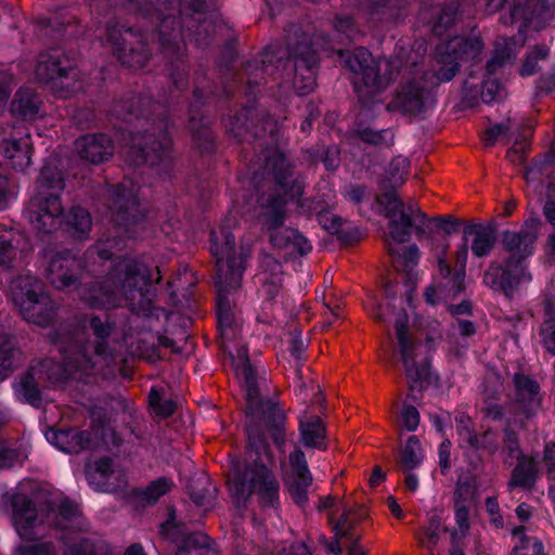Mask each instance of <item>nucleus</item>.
Masks as SVG:
<instances>
[{
	"label": "nucleus",
	"instance_id": "obj_1",
	"mask_svg": "<svg viewBox=\"0 0 555 555\" xmlns=\"http://www.w3.org/2000/svg\"><path fill=\"white\" fill-rule=\"evenodd\" d=\"M243 272H217V318L224 353L242 383L247 402L246 433L248 438V465L244 472L234 470L229 480V491L237 505L244 504L251 494H257L263 506L279 504V482L267 467L270 454L264 437H272L282 448L285 442V410L278 401L260 393L266 380L259 376L258 366L251 364L246 346L237 340L241 332L233 309L231 294L241 286Z\"/></svg>",
	"mask_w": 555,
	"mask_h": 555
},
{
	"label": "nucleus",
	"instance_id": "obj_2",
	"mask_svg": "<svg viewBox=\"0 0 555 555\" xmlns=\"http://www.w3.org/2000/svg\"><path fill=\"white\" fill-rule=\"evenodd\" d=\"M173 0H126V9L143 23V27L126 26L117 20L106 24V42L121 65L145 67L153 44L165 51L173 46Z\"/></svg>",
	"mask_w": 555,
	"mask_h": 555
},
{
	"label": "nucleus",
	"instance_id": "obj_3",
	"mask_svg": "<svg viewBox=\"0 0 555 555\" xmlns=\"http://www.w3.org/2000/svg\"><path fill=\"white\" fill-rule=\"evenodd\" d=\"M64 188L63 171L55 166L44 165L36 181V192L24 215L38 233L47 235L61 230L74 241H87L92 230L91 214L79 205L64 211L61 202Z\"/></svg>",
	"mask_w": 555,
	"mask_h": 555
},
{
	"label": "nucleus",
	"instance_id": "obj_4",
	"mask_svg": "<svg viewBox=\"0 0 555 555\" xmlns=\"http://www.w3.org/2000/svg\"><path fill=\"white\" fill-rule=\"evenodd\" d=\"M156 294L152 270L138 260H130L125 266V274L118 286H113L108 281L86 283L81 298L90 308L108 310L119 306L122 296L133 314L158 318L165 311L154 305Z\"/></svg>",
	"mask_w": 555,
	"mask_h": 555
},
{
	"label": "nucleus",
	"instance_id": "obj_5",
	"mask_svg": "<svg viewBox=\"0 0 555 555\" xmlns=\"http://www.w3.org/2000/svg\"><path fill=\"white\" fill-rule=\"evenodd\" d=\"M483 48L479 36H456L437 47L434 72L424 76L425 86L406 83L397 92L392 108L410 115L423 112L428 100L426 89L450 81L456 74L460 63L476 59Z\"/></svg>",
	"mask_w": 555,
	"mask_h": 555
},
{
	"label": "nucleus",
	"instance_id": "obj_6",
	"mask_svg": "<svg viewBox=\"0 0 555 555\" xmlns=\"http://www.w3.org/2000/svg\"><path fill=\"white\" fill-rule=\"evenodd\" d=\"M267 166H272L276 180V196L262 198L261 222L268 230H272V244L279 248L292 247L300 255L308 254L312 246L309 241L302 236L297 230L284 229L278 230L284 220V206L288 202L299 199L302 194V183L298 179L293 178L289 171V164L283 154H278L268 159Z\"/></svg>",
	"mask_w": 555,
	"mask_h": 555
},
{
	"label": "nucleus",
	"instance_id": "obj_7",
	"mask_svg": "<svg viewBox=\"0 0 555 555\" xmlns=\"http://www.w3.org/2000/svg\"><path fill=\"white\" fill-rule=\"evenodd\" d=\"M539 232L540 220L537 218L525 221L522 228L517 232L504 231L502 244L508 254L505 266L491 263L483 274V284L495 291L504 292L506 296H512L520 285L529 283L532 276L528 271L526 260L533 254Z\"/></svg>",
	"mask_w": 555,
	"mask_h": 555
},
{
	"label": "nucleus",
	"instance_id": "obj_8",
	"mask_svg": "<svg viewBox=\"0 0 555 555\" xmlns=\"http://www.w3.org/2000/svg\"><path fill=\"white\" fill-rule=\"evenodd\" d=\"M141 128L131 134V151L135 166L170 168L173 163V137L168 114L160 109L147 115L140 114Z\"/></svg>",
	"mask_w": 555,
	"mask_h": 555
},
{
	"label": "nucleus",
	"instance_id": "obj_9",
	"mask_svg": "<svg viewBox=\"0 0 555 555\" xmlns=\"http://www.w3.org/2000/svg\"><path fill=\"white\" fill-rule=\"evenodd\" d=\"M338 55L354 74V90L363 105L392 82L401 65L398 57L374 60L365 48H358L351 53L339 51Z\"/></svg>",
	"mask_w": 555,
	"mask_h": 555
},
{
	"label": "nucleus",
	"instance_id": "obj_10",
	"mask_svg": "<svg viewBox=\"0 0 555 555\" xmlns=\"http://www.w3.org/2000/svg\"><path fill=\"white\" fill-rule=\"evenodd\" d=\"M448 248L449 244L447 242L436 246V257L439 271L438 280L435 281L433 285L428 286L424 293L425 299L429 305L451 300L465 288L468 244L464 241L456 249L455 271H452L447 261Z\"/></svg>",
	"mask_w": 555,
	"mask_h": 555
},
{
	"label": "nucleus",
	"instance_id": "obj_11",
	"mask_svg": "<svg viewBox=\"0 0 555 555\" xmlns=\"http://www.w3.org/2000/svg\"><path fill=\"white\" fill-rule=\"evenodd\" d=\"M38 262L55 288H76L79 285L85 266L73 250L44 246L38 251Z\"/></svg>",
	"mask_w": 555,
	"mask_h": 555
},
{
	"label": "nucleus",
	"instance_id": "obj_12",
	"mask_svg": "<svg viewBox=\"0 0 555 555\" xmlns=\"http://www.w3.org/2000/svg\"><path fill=\"white\" fill-rule=\"evenodd\" d=\"M107 207L118 235L130 236L132 228L145 218L138 196L122 183L111 186Z\"/></svg>",
	"mask_w": 555,
	"mask_h": 555
},
{
	"label": "nucleus",
	"instance_id": "obj_13",
	"mask_svg": "<svg viewBox=\"0 0 555 555\" xmlns=\"http://www.w3.org/2000/svg\"><path fill=\"white\" fill-rule=\"evenodd\" d=\"M51 366L50 360H42L36 365H30L21 374L18 382L13 384L14 393L20 402L35 409L42 406V389Z\"/></svg>",
	"mask_w": 555,
	"mask_h": 555
},
{
	"label": "nucleus",
	"instance_id": "obj_14",
	"mask_svg": "<svg viewBox=\"0 0 555 555\" xmlns=\"http://www.w3.org/2000/svg\"><path fill=\"white\" fill-rule=\"evenodd\" d=\"M70 69V61L64 57L59 49L52 48L39 54L35 67V77L43 87L62 88L64 81L68 79Z\"/></svg>",
	"mask_w": 555,
	"mask_h": 555
},
{
	"label": "nucleus",
	"instance_id": "obj_15",
	"mask_svg": "<svg viewBox=\"0 0 555 555\" xmlns=\"http://www.w3.org/2000/svg\"><path fill=\"white\" fill-rule=\"evenodd\" d=\"M513 380L515 386L512 403L514 422L522 423L524 420L532 417L540 409V387L537 382L524 374H515Z\"/></svg>",
	"mask_w": 555,
	"mask_h": 555
},
{
	"label": "nucleus",
	"instance_id": "obj_16",
	"mask_svg": "<svg viewBox=\"0 0 555 555\" xmlns=\"http://www.w3.org/2000/svg\"><path fill=\"white\" fill-rule=\"evenodd\" d=\"M179 477L185 491L196 506L208 508L212 505V490L209 489L207 476L195 469L194 463L189 456L179 460Z\"/></svg>",
	"mask_w": 555,
	"mask_h": 555
},
{
	"label": "nucleus",
	"instance_id": "obj_17",
	"mask_svg": "<svg viewBox=\"0 0 555 555\" xmlns=\"http://www.w3.org/2000/svg\"><path fill=\"white\" fill-rule=\"evenodd\" d=\"M44 437L50 444L66 454H78L96 447V439L92 431L75 427H49Z\"/></svg>",
	"mask_w": 555,
	"mask_h": 555
},
{
	"label": "nucleus",
	"instance_id": "obj_18",
	"mask_svg": "<svg viewBox=\"0 0 555 555\" xmlns=\"http://www.w3.org/2000/svg\"><path fill=\"white\" fill-rule=\"evenodd\" d=\"M12 525L24 541H34L37 538L36 525L38 511L35 501L28 495L16 492L11 496Z\"/></svg>",
	"mask_w": 555,
	"mask_h": 555
},
{
	"label": "nucleus",
	"instance_id": "obj_19",
	"mask_svg": "<svg viewBox=\"0 0 555 555\" xmlns=\"http://www.w3.org/2000/svg\"><path fill=\"white\" fill-rule=\"evenodd\" d=\"M289 464L292 470L286 475L285 483L294 502L302 506L308 501V491L312 483V475L301 450H295L289 454Z\"/></svg>",
	"mask_w": 555,
	"mask_h": 555
},
{
	"label": "nucleus",
	"instance_id": "obj_20",
	"mask_svg": "<svg viewBox=\"0 0 555 555\" xmlns=\"http://www.w3.org/2000/svg\"><path fill=\"white\" fill-rule=\"evenodd\" d=\"M75 147L81 159L93 165L107 162L114 154L112 139L102 132L80 135L75 141Z\"/></svg>",
	"mask_w": 555,
	"mask_h": 555
},
{
	"label": "nucleus",
	"instance_id": "obj_21",
	"mask_svg": "<svg viewBox=\"0 0 555 555\" xmlns=\"http://www.w3.org/2000/svg\"><path fill=\"white\" fill-rule=\"evenodd\" d=\"M408 314L400 312L395 320L397 339L406 375L410 379L422 380L428 376L426 363L416 366L413 358L414 345L408 338Z\"/></svg>",
	"mask_w": 555,
	"mask_h": 555
},
{
	"label": "nucleus",
	"instance_id": "obj_22",
	"mask_svg": "<svg viewBox=\"0 0 555 555\" xmlns=\"http://www.w3.org/2000/svg\"><path fill=\"white\" fill-rule=\"evenodd\" d=\"M46 291L44 285L31 274L18 275L11 282L10 296L14 307L21 313Z\"/></svg>",
	"mask_w": 555,
	"mask_h": 555
},
{
	"label": "nucleus",
	"instance_id": "obj_23",
	"mask_svg": "<svg viewBox=\"0 0 555 555\" xmlns=\"http://www.w3.org/2000/svg\"><path fill=\"white\" fill-rule=\"evenodd\" d=\"M170 491L167 478L159 477L151 481L146 487L132 488L127 494V502L137 511L154 506L159 499Z\"/></svg>",
	"mask_w": 555,
	"mask_h": 555
},
{
	"label": "nucleus",
	"instance_id": "obj_24",
	"mask_svg": "<svg viewBox=\"0 0 555 555\" xmlns=\"http://www.w3.org/2000/svg\"><path fill=\"white\" fill-rule=\"evenodd\" d=\"M56 314L57 306L46 291L20 313L23 320L42 328L50 327Z\"/></svg>",
	"mask_w": 555,
	"mask_h": 555
},
{
	"label": "nucleus",
	"instance_id": "obj_25",
	"mask_svg": "<svg viewBox=\"0 0 555 555\" xmlns=\"http://www.w3.org/2000/svg\"><path fill=\"white\" fill-rule=\"evenodd\" d=\"M318 63L314 51L307 48V51L297 56L294 63L295 77L294 88L299 95L311 92L315 86L314 67Z\"/></svg>",
	"mask_w": 555,
	"mask_h": 555
},
{
	"label": "nucleus",
	"instance_id": "obj_26",
	"mask_svg": "<svg viewBox=\"0 0 555 555\" xmlns=\"http://www.w3.org/2000/svg\"><path fill=\"white\" fill-rule=\"evenodd\" d=\"M464 241L469 244L476 257L487 256L495 243V230L491 225L473 224L464 229Z\"/></svg>",
	"mask_w": 555,
	"mask_h": 555
},
{
	"label": "nucleus",
	"instance_id": "obj_27",
	"mask_svg": "<svg viewBox=\"0 0 555 555\" xmlns=\"http://www.w3.org/2000/svg\"><path fill=\"white\" fill-rule=\"evenodd\" d=\"M89 327L96 339L94 351L98 356L109 357L112 356L107 338L111 336L115 328V321L112 320L108 313L90 314Z\"/></svg>",
	"mask_w": 555,
	"mask_h": 555
},
{
	"label": "nucleus",
	"instance_id": "obj_28",
	"mask_svg": "<svg viewBox=\"0 0 555 555\" xmlns=\"http://www.w3.org/2000/svg\"><path fill=\"white\" fill-rule=\"evenodd\" d=\"M301 441L306 447L325 449V428L319 416H311L305 412L299 417Z\"/></svg>",
	"mask_w": 555,
	"mask_h": 555
},
{
	"label": "nucleus",
	"instance_id": "obj_29",
	"mask_svg": "<svg viewBox=\"0 0 555 555\" xmlns=\"http://www.w3.org/2000/svg\"><path fill=\"white\" fill-rule=\"evenodd\" d=\"M37 93L29 89H18L10 104L11 114L20 119H35L39 112Z\"/></svg>",
	"mask_w": 555,
	"mask_h": 555
},
{
	"label": "nucleus",
	"instance_id": "obj_30",
	"mask_svg": "<svg viewBox=\"0 0 555 555\" xmlns=\"http://www.w3.org/2000/svg\"><path fill=\"white\" fill-rule=\"evenodd\" d=\"M70 21L61 13L49 16H40L37 21V30L41 37H47L52 44H57L65 39Z\"/></svg>",
	"mask_w": 555,
	"mask_h": 555
},
{
	"label": "nucleus",
	"instance_id": "obj_31",
	"mask_svg": "<svg viewBox=\"0 0 555 555\" xmlns=\"http://www.w3.org/2000/svg\"><path fill=\"white\" fill-rule=\"evenodd\" d=\"M538 475V462L531 457H521L512 473L507 488L509 491H513L515 488H531Z\"/></svg>",
	"mask_w": 555,
	"mask_h": 555
},
{
	"label": "nucleus",
	"instance_id": "obj_32",
	"mask_svg": "<svg viewBox=\"0 0 555 555\" xmlns=\"http://www.w3.org/2000/svg\"><path fill=\"white\" fill-rule=\"evenodd\" d=\"M522 44V38L518 41L514 38H502L498 41L495 43L494 54L487 64L488 72L492 74L499 66H502L505 62L515 59Z\"/></svg>",
	"mask_w": 555,
	"mask_h": 555
},
{
	"label": "nucleus",
	"instance_id": "obj_33",
	"mask_svg": "<svg viewBox=\"0 0 555 555\" xmlns=\"http://www.w3.org/2000/svg\"><path fill=\"white\" fill-rule=\"evenodd\" d=\"M17 249L16 233L12 228L0 224V268L9 269Z\"/></svg>",
	"mask_w": 555,
	"mask_h": 555
},
{
	"label": "nucleus",
	"instance_id": "obj_34",
	"mask_svg": "<svg viewBox=\"0 0 555 555\" xmlns=\"http://www.w3.org/2000/svg\"><path fill=\"white\" fill-rule=\"evenodd\" d=\"M410 163L406 157H395L386 168L383 184L385 188L395 189L404 183L409 173Z\"/></svg>",
	"mask_w": 555,
	"mask_h": 555
},
{
	"label": "nucleus",
	"instance_id": "obj_35",
	"mask_svg": "<svg viewBox=\"0 0 555 555\" xmlns=\"http://www.w3.org/2000/svg\"><path fill=\"white\" fill-rule=\"evenodd\" d=\"M412 229L415 230V222L404 211L399 217L390 218L388 224V241L404 243L411 238Z\"/></svg>",
	"mask_w": 555,
	"mask_h": 555
},
{
	"label": "nucleus",
	"instance_id": "obj_36",
	"mask_svg": "<svg viewBox=\"0 0 555 555\" xmlns=\"http://www.w3.org/2000/svg\"><path fill=\"white\" fill-rule=\"evenodd\" d=\"M493 7L496 8H508L511 14V23L520 22L519 33H522V27L529 21L531 14L530 0H491Z\"/></svg>",
	"mask_w": 555,
	"mask_h": 555
},
{
	"label": "nucleus",
	"instance_id": "obj_37",
	"mask_svg": "<svg viewBox=\"0 0 555 555\" xmlns=\"http://www.w3.org/2000/svg\"><path fill=\"white\" fill-rule=\"evenodd\" d=\"M545 319L541 326L544 347L555 354V300L547 298L544 302Z\"/></svg>",
	"mask_w": 555,
	"mask_h": 555
},
{
	"label": "nucleus",
	"instance_id": "obj_38",
	"mask_svg": "<svg viewBox=\"0 0 555 555\" xmlns=\"http://www.w3.org/2000/svg\"><path fill=\"white\" fill-rule=\"evenodd\" d=\"M400 461L406 470H413L423 461V452L420 440L415 436L408 438L401 451Z\"/></svg>",
	"mask_w": 555,
	"mask_h": 555
},
{
	"label": "nucleus",
	"instance_id": "obj_39",
	"mask_svg": "<svg viewBox=\"0 0 555 555\" xmlns=\"http://www.w3.org/2000/svg\"><path fill=\"white\" fill-rule=\"evenodd\" d=\"M1 152L5 158L12 160V166L15 169H23V167L30 162V157L26 155L27 152L23 149L18 140L4 141L1 144Z\"/></svg>",
	"mask_w": 555,
	"mask_h": 555
},
{
	"label": "nucleus",
	"instance_id": "obj_40",
	"mask_svg": "<svg viewBox=\"0 0 555 555\" xmlns=\"http://www.w3.org/2000/svg\"><path fill=\"white\" fill-rule=\"evenodd\" d=\"M295 392L304 403L319 404L322 401L320 386L312 380L309 383L305 382L301 374H297Z\"/></svg>",
	"mask_w": 555,
	"mask_h": 555
},
{
	"label": "nucleus",
	"instance_id": "obj_41",
	"mask_svg": "<svg viewBox=\"0 0 555 555\" xmlns=\"http://www.w3.org/2000/svg\"><path fill=\"white\" fill-rule=\"evenodd\" d=\"M149 405L155 416L167 418L173 415V398L169 397L163 400V395L155 387H152L149 393Z\"/></svg>",
	"mask_w": 555,
	"mask_h": 555
},
{
	"label": "nucleus",
	"instance_id": "obj_42",
	"mask_svg": "<svg viewBox=\"0 0 555 555\" xmlns=\"http://www.w3.org/2000/svg\"><path fill=\"white\" fill-rule=\"evenodd\" d=\"M442 531L441 517L439 515L430 516L424 532L417 534L420 544L425 548H433L437 545Z\"/></svg>",
	"mask_w": 555,
	"mask_h": 555
},
{
	"label": "nucleus",
	"instance_id": "obj_43",
	"mask_svg": "<svg viewBox=\"0 0 555 555\" xmlns=\"http://www.w3.org/2000/svg\"><path fill=\"white\" fill-rule=\"evenodd\" d=\"M18 350L13 346H0V383L5 380L16 369Z\"/></svg>",
	"mask_w": 555,
	"mask_h": 555
},
{
	"label": "nucleus",
	"instance_id": "obj_44",
	"mask_svg": "<svg viewBox=\"0 0 555 555\" xmlns=\"http://www.w3.org/2000/svg\"><path fill=\"white\" fill-rule=\"evenodd\" d=\"M192 323L190 317L183 318L181 321V326L183 331L180 333L176 332V356L181 353L182 357H189L194 351V344L190 339V335L186 333V327H189Z\"/></svg>",
	"mask_w": 555,
	"mask_h": 555
},
{
	"label": "nucleus",
	"instance_id": "obj_45",
	"mask_svg": "<svg viewBox=\"0 0 555 555\" xmlns=\"http://www.w3.org/2000/svg\"><path fill=\"white\" fill-rule=\"evenodd\" d=\"M377 203L383 207L385 215L388 218L395 217L397 214L400 215L404 211V205L399 198L396 192H386L377 198Z\"/></svg>",
	"mask_w": 555,
	"mask_h": 555
},
{
	"label": "nucleus",
	"instance_id": "obj_46",
	"mask_svg": "<svg viewBox=\"0 0 555 555\" xmlns=\"http://www.w3.org/2000/svg\"><path fill=\"white\" fill-rule=\"evenodd\" d=\"M456 429L461 447H477V436L470 427V420L467 416L461 415L456 418Z\"/></svg>",
	"mask_w": 555,
	"mask_h": 555
},
{
	"label": "nucleus",
	"instance_id": "obj_47",
	"mask_svg": "<svg viewBox=\"0 0 555 555\" xmlns=\"http://www.w3.org/2000/svg\"><path fill=\"white\" fill-rule=\"evenodd\" d=\"M506 96L505 89L495 80L487 79L482 83L481 99L485 103H493L503 100Z\"/></svg>",
	"mask_w": 555,
	"mask_h": 555
},
{
	"label": "nucleus",
	"instance_id": "obj_48",
	"mask_svg": "<svg viewBox=\"0 0 555 555\" xmlns=\"http://www.w3.org/2000/svg\"><path fill=\"white\" fill-rule=\"evenodd\" d=\"M548 50L544 47H537L526 57L520 68V75L524 77L533 75L538 69V62L546 57Z\"/></svg>",
	"mask_w": 555,
	"mask_h": 555
},
{
	"label": "nucleus",
	"instance_id": "obj_49",
	"mask_svg": "<svg viewBox=\"0 0 555 555\" xmlns=\"http://www.w3.org/2000/svg\"><path fill=\"white\" fill-rule=\"evenodd\" d=\"M64 555H101L99 553L96 543L89 539L82 538L78 542L69 544L65 551Z\"/></svg>",
	"mask_w": 555,
	"mask_h": 555
},
{
	"label": "nucleus",
	"instance_id": "obj_50",
	"mask_svg": "<svg viewBox=\"0 0 555 555\" xmlns=\"http://www.w3.org/2000/svg\"><path fill=\"white\" fill-rule=\"evenodd\" d=\"M503 452L506 454L504 462L509 466L513 465L514 460L519 461L521 457H524L518 441L509 429H506L505 431Z\"/></svg>",
	"mask_w": 555,
	"mask_h": 555
},
{
	"label": "nucleus",
	"instance_id": "obj_51",
	"mask_svg": "<svg viewBox=\"0 0 555 555\" xmlns=\"http://www.w3.org/2000/svg\"><path fill=\"white\" fill-rule=\"evenodd\" d=\"M113 474V460L108 456H101L95 460L94 470L88 472L87 477L90 482H93L95 475H99L101 478L108 479Z\"/></svg>",
	"mask_w": 555,
	"mask_h": 555
},
{
	"label": "nucleus",
	"instance_id": "obj_52",
	"mask_svg": "<svg viewBox=\"0 0 555 555\" xmlns=\"http://www.w3.org/2000/svg\"><path fill=\"white\" fill-rule=\"evenodd\" d=\"M15 555H56L55 547L51 542H39L30 545L20 546Z\"/></svg>",
	"mask_w": 555,
	"mask_h": 555
},
{
	"label": "nucleus",
	"instance_id": "obj_53",
	"mask_svg": "<svg viewBox=\"0 0 555 555\" xmlns=\"http://www.w3.org/2000/svg\"><path fill=\"white\" fill-rule=\"evenodd\" d=\"M400 422L408 431H415L420 425V413L416 408L404 404L400 413Z\"/></svg>",
	"mask_w": 555,
	"mask_h": 555
},
{
	"label": "nucleus",
	"instance_id": "obj_54",
	"mask_svg": "<svg viewBox=\"0 0 555 555\" xmlns=\"http://www.w3.org/2000/svg\"><path fill=\"white\" fill-rule=\"evenodd\" d=\"M362 141L371 143V144H380L387 140H391L392 134L388 130H373L371 128H365L359 133Z\"/></svg>",
	"mask_w": 555,
	"mask_h": 555
},
{
	"label": "nucleus",
	"instance_id": "obj_55",
	"mask_svg": "<svg viewBox=\"0 0 555 555\" xmlns=\"http://www.w3.org/2000/svg\"><path fill=\"white\" fill-rule=\"evenodd\" d=\"M57 514L62 519L70 521L78 516L79 507L73 500L65 496L59 503Z\"/></svg>",
	"mask_w": 555,
	"mask_h": 555
},
{
	"label": "nucleus",
	"instance_id": "obj_56",
	"mask_svg": "<svg viewBox=\"0 0 555 555\" xmlns=\"http://www.w3.org/2000/svg\"><path fill=\"white\" fill-rule=\"evenodd\" d=\"M311 209L318 215L319 222L323 225L324 229H326L331 232L338 231L339 222L336 217H334V216L330 217L327 215V212L324 211L323 207H321V208L313 207Z\"/></svg>",
	"mask_w": 555,
	"mask_h": 555
},
{
	"label": "nucleus",
	"instance_id": "obj_57",
	"mask_svg": "<svg viewBox=\"0 0 555 555\" xmlns=\"http://www.w3.org/2000/svg\"><path fill=\"white\" fill-rule=\"evenodd\" d=\"M311 209L318 215L319 222L323 225L324 229H326L331 232L338 231L339 222L336 217H334V216L330 217L327 215V212L324 211L323 207H321V208L313 207Z\"/></svg>",
	"mask_w": 555,
	"mask_h": 555
},
{
	"label": "nucleus",
	"instance_id": "obj_58",
	"mask_svg": "<svg viewBox=\"0 0 555 555\" xmlns=\"http://www.w3.org/2000/svg\"><path fill=\"white\" fill-rule=\"evenodd\" d=\"M404 212L415 222V231L417 233L424 232L423 224L425 222L426 215L422 212L415 204L412 203L404 207Z\"/></svg>",
	"mask_w": 555,
	"mask_h": 555
},
{
	"label": "nucleus",
	"instance_id": "obj_59",
	"mask_svg": "<svg viewBox=\"0 0 555 555\" xmlns=\"http://www.w3.org/2000/svg\"><path fill=\"white\" fill-rule=\"evenodd\" d=\"M469 511L466 506L461 505L459 502L455 506V521L459 527V531L464 534L469 528Z\"/></svg>",
	"mask_w": 555,
	"mask_h": 555
},
{
	"label": "nucleus",
	"instance_id": "obj_60",
	"mask_svg": "<svg viewBox=\"0 0 555 555\" xmlns=\"http://www.w3.org/2000/svg\"><path fill=\"white\" fill-rule=\"evenodd\" d=\"M183 270V281L179 279V285H176L177 291H188L189 286H193L196 283V279L192 272H189L186 264H179V271Z\"/></svg>",
	"mask_w": 555,
	"mask_h": 555
},
{
	"label": "nucleus",
	"instance_id": "obj_61",
	"mask_svg": "<svg viewBox=\"0 0 555 555\" xmlns=\"http://www.w3.org/2000/svg\"><path fill=\"white\" fill-rule=\"evenodd\" d=\"M451 442L449 440H444L441 442L439 447V463L442 470H447L450 468V455H451Z\"/></svg>",
	"mask_w": 555,
	"mask_h": 555
},
{
	"label": "nucleus",
	"instance_id": "obj_62",
	"mask_svg": "<svg viewBox=\"0 0 555 555\" xmlns=\"http://www.w3.org/2000/svg\"><path fill=\"white\" fill-rule=\"evenodd\" d=\"M455 11L456 10L452 8H448L447 10L443 11L437 25L434 28L436 35H442V28H447L448 25L453 21V15L455 14Z\"/></svg>",
	"mask_w": 555,
	"mask_h": 555
},
{
	"label": "nucleus",
	"instance_id": "obj_63",
	"mask_svg": "<svg viewBox=\"0 0 555 555\" xmlns=\"http://www.w3.org/2000/svg\"><path fill=\"white\" fill-rule=\"evenodd\" d=\"M350 528L351 522L349 520V512L345 511L340 519L334 525V531L336 537L338 538L347 535Z\"/></svg>",
	"mask_w": 555,
	"mask_h": 555
},
{
	"label": "nucleus",
	"instance_id": "obj_64",
	"mask_svg": "<svg viewBox=\"0 0 555 555\" xmlns=\"http://www.w3.org/2000/svg\"><path fill=\"white\" fill-rule=\"evenodd\" d=\"M543 461L547 467V474L551 475L555 469V443L545 446Z\"/></svg>",
	"mask_w": 555,
	"mask_h": 555
}]
</instances>
